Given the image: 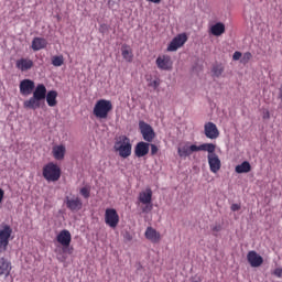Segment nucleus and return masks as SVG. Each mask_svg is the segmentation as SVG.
I'll use <instances>...</instances> for the list:
<instances>
[{
	"label": "nucleus",
	"mask_w": 282,
	"mask_h": 282,
	"mask_svg": "<svg viewBox=\"0 0 282 282\" xmlns=\"http://www.w3.org/2000/svg\"><path fill=\"white\" fill-rule=\"evenodd\" d=\"M46 96L47 88L45 85L39 84L33 91V96L23 102L24 109H33V111L41 109V100H45Z\"/></svg>",
	"instance_id": "1"
},
{
	"label": "nucleus",
	"mask_w": 282,
	"mask_h": 282,
	"mask_svg": "<svg viewBox=\"0 0 282 282\" xmlns=\"http://www.w3.org/2000/svg\"><path fill=\"white\" fill-rule=\"evenodd\" d=\"M155 63L156 67L163 72H171V69H173V59H171V55H160Z\"/></svg>",
	"instance_id": "14"
},
{
	"label": "nucleus",
	"mask_w": 282,
	"mask_h": 282,
	"mask_svg": "<svg viewBox=\"0 0 282 282\" xmlns=\"http://www.w3.org/2000/svg\"><path fill=\"white\" fill-rule=\"evenodd\" d=\"M241 58V52L236 51L232 55L234 61H239Z\"/></svg>",
	"instance_id": "34"
},
{
	"label": "nucleus",
	"mask_w": 282,
	"mask_h": 282,
	"mask_svg": "<svg viewBox=\"0 0 282 282\" xmlns=\"http://www.w3.org/2000/svg\"><path fill=\"white\" fill-rule=\"evenodd\" d=\"M205 147H206V143H203L200 145L192 144L189 147L183 145L177 149V153L180 158H188V155H191L192 153H195L197 151H204Z\"/></svg>",
	"instance_id": "12"
},
{
	"label": "nucleus",
	"mask_w": 282,
	"mask_h": 282,
	"mask_svg": "<svg viewBox=\"0 0 282 282\" xmlns=\"http://www.w3.org/2000/svg\"><path fill=\"white\" fill-rule=\"evenodd\" d=\"M217 145L214 143H205V149H203V151L208 153L207 161L212 173H219V171H221V160L219 159V155L215 153Z\"/></svg>",
	"instance_id": "2"
},
{
	"label": "nucleus",
	"mask_w": 282,
	"mask_h": 282,
	"mask_svg": "<svg viewBox=\"0 0 282 282\" xmlns=\"http://www.w3.org/2000/svg\"><path fill=\"white\" fill-rule=\"evenodd\" d=\"M263 120H270V111L265 110L262 116Z\"/></svg>",
	"instance_id": "37"
},
{
	"label": "nucleus",
	"mask_w": 282,
	"mask_h": 282,
	"mask_svg": "<svg viewBox=\"0 0 282 282\" xmlns=\"http://www.w3.org/2000/svg\"><path fill=\"white\" fill-rule=\"evenodd\" d=\"M10 237H12V227L10 225H2L0 229V253L8 250L10 246Z\"/></svg>",
	"instance_id": "8"
},
{
	"label": "nucleus",
	"mask_w": 282,
	"mask_h": 282,
	"mask_svg": "<svg viewBox=\"0 0 282 282\" xmlns=\"http://www.w3.org/2000/svg\"><path fill=\"white\" fill-rule=\"evenodd\" d=\"M247 260L251 268H260V265H263V257L257 253V251H249Z\"/></svg>",
	"instance_id": "17"
},
{
	"label": "nucleus",
	"mask_w": 282,
	"mask_h": 282,
	"mask_svg": "<svg viewBox=\"0 0 282 282\" xmlns=\"http://www.w3.org/2000/svg\"><path fill=\"white\" fill-rule=\"evenodd\" d=\"M121 56L127 63H133V50H131V46L123 44L121 46Z\"/></svg>",
	"instance_id": "23"
},
{
	"label": "nucleus",
	"mask_w": 282,
	"mask_h": 282,
	"mask_svg": "<svg viewBox=\"0 0 282 282\" xmlns=\"http://www.w3.org/2000/svg\"><path fill=\"white\" fill-rule=\"evenodd\" d=\"M65 152L66 149L63 144L53 147L52 153L55 160H65Z\"/></svg>",
	"instance_id": "25"
},
{
	"label": "nucleus",
	"mask_w": 282,
	"mask_h": 282,
	"mask_svg": "<svg viewBox=\"0 0 282 282\" xmlns=\"http://www.w3.org/2000/svg\"><path fill=\"white\" fill-rule=\"evenodd\" d=\"M152 85H153L154 89H158V87H160V82L153 80Z\"/></svg>",
	"instance_id": "38"
},
{
	"label": "nucleus",
	"mask_w": 282,
	"mask_h": 282,
	"mask_svg": "<svg viewBox=\"0 0 282 282\" xmlns=\"http://www.w3.org/2000/svg\"><path fill=\"white\" fill-rule=\"evenodd\" d=\"M113 149L117 153H119L120 158L127 160V158L131 156V139H129L127 135L119 137V139L115 142Z\"/></svg>",
	"instance_id": "4"
},
{
	"label": "nucleus",
	"mask_w": 282,
	"mask_h": 282,
	"mask_svg": "<svg viewBox=\"0 0 282 282\" xmlns=\"http://www.w3.org/2000/svg\"><path fill=\"white\" fill-rule=\"evenodd\" d=\"M108 6H109V8H113L111 0H109Z\"/></svg>",
	"instance_id": "41"
},
{
	"label": "nucleus",
	"mask_w": 282,
	"mask_h": 282,
	"mask_svg": "<svg viewBox=\"0 0 282 282\" xmlns=\"http://www.w3.org/2000/svg\"><path fill=\"white\" fill-rule=\"evenodd\" d=\"M56 241L62 246L64 254H74V247H69L72 245V232L69 230L64 229L59 231L56 236Z\"/></svg>",
	"instance_id": "6"
},
{
	"label": "nucleus",
	"mask_w": 282,
	"mask_h": 282,
	"mask_svg": "<svg viewBox=\"0 0 282 282\" xmlns=\"http://www.w3.org/2000/svg\"><path fill=\"white\" fill-rule=\"evenodd\" d=\"M35 85L32 79H23L20 82V94L22 96H30L34 91Z\"/></svg>",
	"instance_id": "18"
},
{
	"label": "nucleus",
	"mask_w": 282,
	"mask_h": 282,
	"mask_svg": "<svg viewBox=\"0 0 282 282\" xmlns=\"http://www.w3.org/2000/svg\"><path fill=\"white\" fill-rule=\"evenodd\" d=\"M140 133L145 142H153L155 140V130L145 121H139Z\"/></svg>",
	"instance_id": "10"
},
{
	"label": "nucleus",
	"mask_w": 282,
	"mask_h": 282,
	"mask_svg": "<svg viewBox=\"0 0 282 282\" xmlns=\"http://www.w3.org/2000/svg\"><path fill=\"white\" fill-rule=\"evenodd\" d=\"M149 147H151L149 142L140 141L137 143L134 147L135 158H144V155H149Z\"/></svg>",
	"instance_id": "19"
},
{
	"label": "nucleus",
	"mask_w": 282,
	"mask_h": 282,
	"mask_svg": "<svg viewBox=\"0 0 282 282\" xmlns=\"http://www.w3.org/2000/svg\"><path fill=\"white\" fill-rule=\"evenodd\" d=\"M3 195H6V193L0 188V204L3 202Z\"/></svg>",
	"instance_id": "39"
},
{
	"label": "nucleus",
	"mask_w": 282,
	"mask_h": 282,
	"mask_svg": "<svg viewBox=\"0 0 282 282\" xmlns=\"http://www.w3.org/2000/svg\"><path fill=\"white\" fill-rule=\"evenodd\" d=\"M151 147V155H156L158 151H160V149L158 148V145L155 144H150Z\"/></svg>",
	"instance_id": "32"
},
{
	"label": "nucleus",
	"mask_w": 282,
	"mask_h": 282,
	"mask_svg": "<svg viewBox=\"0 0 282 282\" xmlns=\"http://www.w3.org/2000/svg\"><path fill=\"white\" fill-rule=\"evenodd\" d=\"M204 133L209 140H217V138H219V129L217 128V124L210 121L205 123Z\"/></svg>",
	"instance_id": "15"
},
{
	"label": "nucleus",
	"mask_w": 282,
	"mask_h": 282,
	"mask_svg": "<svg viewBox=\"0 0 282 282\" xmlns=\"http://www.w3.org/2000/svg\"><path fill=\"white\" fill-rule=\"evenodd\" d=\"M111 111H113V104H111V100L107 99L97 100L93 109V113L98 120H107Z\"/></svg>",
	"instance_id": "3"
},
{
	"label": "nucleus",
	"mask_w": 282,
	"mask_h": 282,
	"mask_svg": "<svg viewBox=\"0 0 282 282\" xmlns=\"http://www.w3.org/2000/svg\"><path fill=\"white\" fill-rule=\"evenodd\" d=\"M65 63V58L63 55H55L52 57V65L54 67H62V65Z\"/></svg>",
	"instance_id": "29"
},
{
	"label": "nucleus",
	"mask_w": 282,
	"mask_h": 282,
	"mask_svg": "<svg viewBox=\"0 0 282 282\" xmlns=\"http://www.w3.org/2000/svg\"><path fill=\"white\" fill-rule=\"evenodd\" d=\"M224 32H226V25H224L221 22H218L210 28V33L214 36H221Z\"/></svg>",
	"instance_id": "26"
},
{
	"label": "nucleus",
	"mask_w": 282,
	"mask_h": 282,
	"mask_svg": "<svg viewBox=\"0 0 282 282\" xmlns=\"http://www.w3.org/2000/svg\"><path fill=\"white\" fill-rule=\"evenodd\" d=\"M273 274H274L275 276H278L279 279H281V276H282V269H281V268L275 269V270L273 271Z\"/></svg>",
	"instance_id": "36"
},
{
	"label": "nucleus",
	"mask_w": 282,
	"mask_h": 282,
	"mask_svg": "<svg viewBox=\"0 0 282 282\" xmlns=\"http://www.w3.org/2000/svg\"><path fill=\"white\" fill-rule=\"evenodd\" d=\"M212 73L214 78H219L221 74H224V65L221 64H215L212 68Z\"/></svg>",
	"instance_id": "28"
},
{
	"label": "nucleus",
	"mask_w": 282,
	"mask_h": 282,
	"mask_svg": "<svg viewBox=\"0 0 282 282\" xmlns=\"http://www.w3.org/2000/svg\"><path fill=\"white\" fill-rule=\"evenodd\" d=\"M138 202L143 204V207H141L142 213L148 214L153 210V191L151 187H148L145 191L139 193Z\"/></svg>",
	"instance_id": "7"
},
{
	"label": "nucleus",
	"mask_w": 282,
	"mask_h": 282,
	"mask_svg": "<svg viewBox=\"0 0 282 282\" xmlns=\"http://www.w3.org/2000/svg\"><path fill=\"white\" fill-rule=\"evenodd\" d=\"M213 232H221V225H214L212 227Z\"/></svg>",
	"instance_id": "35"
},
{
	"label": "nucleus",
	"mask_w": 282,
	"mask_h": 282,
	"mask_svg": "<svg viewBox=\"0 0 282 282\" xmlns=\"http://www.w3.org/2000/svg\"><path fill=\"white\" fill-rule=\"evenodd\" d=\"M31 47L33 52H41V50L47 47V40H45V37H34Z\"/></svg>",
	"instance_id": "22"
},
{
	"label": "nucleus",
	"mask_w": 282,
	"mask_h": 282,
	"mask_svg": "<svg viewBox=\"0 0 282 282\" xmlns=\"http://www.w3.org/2000/svg\"><path fill=\"white\" fill-rule=\"evenodd\" d=\"M56 98H58V93L56 90H50L46 93L45 99L48 107H56L58 105V100H56Z\"/></svg>",
	"instance_id": "24"
},
{
	"label": "nucleus",
	"mask_w": 282,
	"mask_h": 282,
	"mask_svg": "<svg viewBox=\"0 0 282 282\" xmlns=\"http://www.w3.org/2000/svg\"><path fill=\"white\" fill-rule=\"evenodd\" d=\"M42 175L46 182H58L61 180V167L54 162L43 166Z\"/></svg>",
	"instance_id": "5"
},
{
	"label": "nucleus",
	"mask_w": 282,
	"mask_h": 282,
	"mask_svg": "<svg viewBox=\"0 0 282 282\" xmlns=\"http://www.w3.org/2000/svg\"><path fill=\"white\" fill-rule=\"evenodd\" d=\"M145 239L151 241V243H160L162 241V234L156 231L153 227H148L144 232Z\"/></svg>",
	"instance_id": "16"
},
{
	"label": "nucleus",
	"mask_w": 282,
	"mask_h": 282,
	"mask_svg": "<svg viewBox=\"0 0 282 282\" xmlns=\"http://www.w3.org/2000/svg\"><path fill=\"white\" fill-rule=\"evenodd\" d=\"M149 3H162V0H147Z\"/></svg>",
	"instance_id": "40"
},
{
	"label": "nucleus",
	"mask_w": 282,
	"mask_h": 282,
	"mask_svg": "<svg viewBox=\"0 0 282 282\" xmlns=\"http://www.w3.org/2000/svg\"><path fill=\"white\" fill-rule=\"evenodd\" d=\"M64 204L66 205L68 210H72V213H78V210L83 209V200L78 196H66Z\"/></svg>",
	"instance_id": "13"
},
{
	"label": "nucleus",
	"mask_w": 282,
	"mask_h": 282,
	"mask_svg": "<svg viewBox=\"0 0 282 282\" xmlns=\"http://www.w3.org/2000/svg\"><path fill=\"white\" fill-rule=\"evenodd\" d=\"M188 41V36H186V33H181L176 35L169 44L167 52H177L180 47H183V45Z\"/></svg>",
	"instance_id": "11"
},
{
	"label": "nucleus",
	"mask_w": 282,
	"mask_h": 282,
	"mask_svg": "<svg viewBox=\"0 0 282 282\" xmlns=\"http://www.w3.org/2000/svg\"><path fill=\"white\" fill-rule=\"evenodd\" d=\"M67 258L66 257H63L62 261H65Z\"/></svg>",
	"instance_id": "43"
},
{
	"label": "nucleus",
	"mask_w": 282,
	"mask_h": 282,
	"mask_svg": "<svg viewBox=\"0 0 282 282\" xmlns=\"http://www.w3.org/2000/svg\"><path fill=\"white\" fill-rule=\"evenodd\" d=\"M280 98H282V85H281V87H280Z\"/></svg>",
	"instance_id": "42"
},
{
	"label": "nucleus",
	"mask_w": 282,
	"mask_h": 282,
	"mask_svg": "<svg viewBox=\"0 0 282 282\" xmlns=\"http://www.w3.org/2000/svg\"><path fill=\"white\" fill-rule=\"evenodd\" d=\"M230 208H231L232 213H237V210H241V205H239V204H232V205L230 206Z\"/></svg>",
	"instance_id": "33"
},
{
	"label": "nucleus",
	"mask_w": 282,
	"mask_h": 282,
	"mask_svg": "<svg viewBox=\"0 0 282 282\" xmlns=\"http://www.w3.org/2000/svg\"><path fill=\"white\" fill-rule=\"evenodd\" d=\"M252 59V53L250 52H246L241 58V63H243V65L250 63V61Z\"/></svg>",
	"instance_id": "31"
},
{
	"label": "nucleus",
	"mask_w": 282,
	"mask_h": 282,
	"mask_svg": "<svg viewBox=\"0 0 282 282\" xmlns=\"http://www.w3.org/2000/svg\"><path fill=\"white\" fill-rule=\"evenodd\" d=\"M15 67L18 69H20L21 72H30V69H32V67H34V61H32L29 57H26V58L22 57L15 62Z\"/></svg>",
	"instance_id": "20"
},
{
	"label": "nucleus",
	"mask_w": 282,
	"mask_h": 282,
	"mask_svg": "<svg viewBox=\"0 0 282 282\" xmlns=\"http://www.w3.org/2000/svg\"><path fill=\"white\" fill-rule=\"evenodd\" d=\"M236 173H250L252 171V165H250V162L243 161L241 164L237 165L235 167Z\"/></svg>",
	"instance_id": "27"
},
{
	"label": "nucleus",
	"mask_w": 282,
	"mask_h": 282,
	"mask_svg": "<svg viewBox=\"0 0 282 282\" xmlns=\"http://www.w3.org/2000/svg\"><path fill=\"white\" fill-rule=\"evenodd\" d=\"M10 272H12V262L8 259L1 257L0 258V276H10Z\"/></svg>",
	"instance_id": "21"
},
{
	"label": "nucleus",
	"mask_w": 282,
	"mask_h": 282,
	"mask_svg": "<svg viewBox=\"0 0 282 282\" xmlns=\"http://www.w3.org/2000/svg\"><path fill=\"white\" fill-rule=\"evenodd\" d=\"M79 193L85 199H89L91 195V189L89 187H82Z\"/></svg>",
	"instance_id": "30"
},
{
	"label": "nucleus",
	"mask_w": 282,
	"mask_h": 282,
	"mask_svg": "<svg viewBox=\"0 0 282 282\" xmlns=\"http://www.w3.org/2000/svg\"><path fill=\"white\" fill-rule=\"evenodd\" d=\"M105 224L116 230L118 228V224H120V215H118V210L115 208H107L105 210Z\"/></svg>",
	"instance_id": "9"
}]
</instances>
